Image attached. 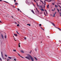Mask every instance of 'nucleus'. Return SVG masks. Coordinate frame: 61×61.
<instances>
[{
    "mask_svg": "<svg viewBox=\"0 0 61 61\" xmlns=\"http://www.w3.org/2000/svg\"><path fill=\"white\" fill-rule=\"evenodd\" d=\"M27 56H29V57H30V58H31L32 57V56H31V55H30L29 54H28L27 55Z\"/></svg>",
    "mask_w": 61,
    "mask_h": 61,
    "instance_id": "obj_3",
    "label": "nucleus"
},
{
    "mask_svg": "<svg viewBox=\"0 0 61 61\" xmlns=\"http://www.w3.org/2000/svg\"><path fill=\"white\" fill-rule=\"evenodd\" d=\"M36 9L37 10V11H38V12H39V11L38 10H37V8H36Z\"/></svg>",
    "mask_w": 61,
    "mask_h": 61,
    "instance_id": "obj_32",
    "label": "nucleus"
},
{
    "mask_svg": "<svg viewBox=\"0 0 61 61\" xmlns=\"http://www.w3.org/2000/svg\"><path fill=\"white\" fill-rule=\"evenodd\" d=\"M14 1L15 2L16 1V0H14Z\"/></svg>",
    "mask_w": 61,
    "mask_h": 61,
    "instance_id": "obj_36",
    "label": "nucleus"
},
{
    "mask_svg": "<svg viewBox=\"0 0 61 61\" xmlns=\"http://www.w3.org/2000/svg\"><path fill=\"white\" fill-rule=\"evenodd\" d=\"M24 39L25 40H26V37L24 38Z\"/></svg>",
    "mask_w": 61,
    "mask_h": 61,
    "instance_id": "obj_25",
    "label": "nucleus"
},
{
    "mask_svg": "<svg viewBox=\"0 0 61 61\" xmlns=\"http://www.w3.org/2000/svg\"><path fill=\"white\" fill-rule=\"evenodd\" d=\"M34 1H35V2H36V0H34Z\"/></svg>",
    "mask_w": 61,
    "mask_h": 61,
    "instance_id": "obj_43",
    "label": "nucleus"
},
{
    "mask_svg": "<svg viewBox=\"0 0 61 61\" xmlns=\"http://www.w3.org/2000/svg\"><path fill=\"white\" fill-rule=\"evenodd\" d=\"M15 24H17V23H16V22H15Z\"/></svg>",
    "mask_w": 61,
    "mask_h": 61,
    "instance_id": "obj_46",
    "label": "nucleus"
},
{
    "mask_svg": "<svg viewBox=\"0 0 61 61\" xmlns=\"http://www.w3.org/2000/svg\"><path fill=\"white\" fill-rule=\"evenodd\" d=\"M20 52L21 53H24V52L23 50L20 51Z\"/></svg>",
    "mask_w": 61,
    "mask_h": 61,
    "instance_id": "obj_6",
    "label": "nucleus"
},
{
    "mask_svg": "<svg viewBox=\"0 0 61 61\" xmlns=\"http://www.w3.org/2000/svg\"><path fill=\"white\" fill-rule=\"evenodd\" d=\"M46 0H45L44 1V4H45V5L44 6V8H45V6L46 5Z\"/></svg>",
    "mask_w": 61,
    "mask_h": 61,
    "instance_id": "obj_5",
    "label": "nucleus"
},
{
    "mask_svg": "<svg viewBox=\"0 0 61 61\" xmlns=\"http://www.w3.org/2000/svg\"><path fill=\"white\" fill-rule=\"evenodd\" d=\"M17 10H18V11H19V10H20L19 9V8H18L17 9Z\"/></svg>",
    "mask_w": 61,
    "mask_h": 61,
    "instance_id": "obj_23",
    "label": "nucleus"
},
{
    "mask_svg": "<svg viewBox=\"0 0 61 61\" xmlns=\"http://www.w3.org/2000/svg\"><path fill=\"white\" fill-rule=\"evenodd\" d=\"M41 8L43 9V7H42V6H41Z\"/></svg>",
    "mask_w": 61,
    "mask_h": 61,
    "instance_id": "obj_48",
    "label": "nucleus"
},
{
    "mask_svg": "<svg viewBox=\"0 0 61 61\" xmlns=\"http://www.w3.org/2000/svg\"><path fill=\"white\" fill-rule=\"evenodd\" d=\"M16 32L18 34H19V33H18V32H17V31H16Z\"/></svg>",
    "mask_w": 61,
    "mask_h": 61,
    "instance_id": "obj_30",
    "label": "nucleus"
},
{
    "mask_svg": "<svg viewBox=\"0 0 61 61\" xmlns=\"http://www.w3.org/2000/svg\"><path fill=\"white\" fill-rule=\"evenodd\" d=\"M39 25H40V26H42V25H41V24H39Z\"/></svg>",
    "mask_w": 61,
    "mask_h": 61,
    "instance_id": "obj_29",
    "label": "nucleus"
},
{
    "mask_svg": "<svg viewBox=\"0 0 61 61\" xmlns=\"http://www.w3.org/2000/svg\"><path fill=\"white\" fill-rule=\"evenodd\" d=\"M57 10L58 12H59V11H60V10H59L57 9Z\"/></svg>",
    "mask_w": 61,
    "mask_h": 61,
    "instance_id": "obj_22",
    "label": "nucleus"
},
{
    "mask_svg": "<svg viewBox=\"0 0 61 61\" xmlns=\"http://www.w3.org/2000/svg\"><path fill=\"white\" fill-rule=\"evenodd\" d=\"M58 6L60 7V8H61V6H60V5H58Z\"/></svg>",
    "mask_w": 61,
    "mask_h": 61,
    "instance_id": "obj_33",
    "label": "nucleus"
},
{
    "mask_svg": "<svg viewBox=\"0 0 61 61\" xmlns=\"http://www.w3.org/2000/svg\"><path fill=\"white\" fill-rule=\"evenodd\" d=\"M41 11H44V9H41Z\"/></svg>",
    "mask_w": 61,
    "mask_h": 61,
    "instance_id": "obj_19",
    "label": "nucleus"
},
{
    "mask_svg": "<svg viewBox=\"0 0 61 61\" xmlns=\"http://www.w3.org/2000/svg\"><path fill=\"white\" fill-rule=\"evenodd\" d=\"M40 1H41V2H42V3H43V1H42L41 0Z\"/></svg>",
    "mask_w": 61,
    "mask_h": 61,
    "instance_id": "obj_35",
    "label": "nucleus"
},
{
    "mask_svg": "<svg viewBox=\"0 0 61 61\" xmlns=\"http://www.w3.org/2000/svg\"><path fill=\"white\" fill-rule=\"evenodd\" d=\"M60 16H61V14L60 15Z\"/></svg>",
    "mask_w": 61,
    "mask_h": 61,
    "instance_id": "obj_58",
    "label": "nucleus"
},
{
    "mask_svg": "<svg viewBox=\"0 0 61 61\" xmlns=\"http://www.w3.org/2000/svg\"><path fill=\"white\" fill-rule=\"evenodd\" d=\"M0 22L2 23V22L0 20Z\"/></svg>",
    "mask_w": 61,
    "mask_h": 61,
    "instance_id": "obj_49",
    "label": "nucleus"
},
{
    "mask_svg": "<svg viewBox=\"0 0 61 61\" xmlns=\"http://www.w3.org/2000/svg\"><path fill=\"white\" fill-rule=\"evenodd\" d=\"M18 54L19 56H20V55L19 54V53H18Z\"/></svg>",
    "mask_w": 61,
    "mask_h": 61,
    "instance_id": "obj_38",
    "label": "nucleus"
},
{
    "mask_svg": "<svg viewBox=\"0 0 61 61\" xmlns=\"http://www.w3.org/2000/svg\"><path fill=\"white\" fill-rule=\"evenodd\" d=\"M35 50H36V51H37V50L36 49H35Z\"/></svg>",
    "mask_w": 61,
    "mask_h": 61,
    "instance_id": "obj_41",
    "label": "nucleus"
},
{
    "mask_svg": "<svg viewBox=\"0 0 61 61\" xmlns=\"http://www.w3.org/2000/svg\"><path fill=\"white\" fill-rule=\"evenodd\" d=\"M52 4V5H55V4H54V3H53Z\"/></svg>",
    "mask_w": 61,
    "mask_h": 61,
    "instance_id": "obj_34",
    "label": "nucleus"
},
{
    "mask_svg": "<svg viewBox=\"0 0 61 61\" xmlns=\"http://www.w3.org/2000/svg\"><path fill=\"white\" fill-rule=\"evenodd\" d=\"M7 60V61H8V60Z\"/></svg>",
    "mask_w": 61,
    "mask_h": 61,
    "instance_id": "obj_56",
    "label": "nucleus"
},
{
    "mask_svg": "<svg viewBox=\"0 0 61 61\" xmlns=\"http://www.w3.org/2000/svg\"><path fill=\"white\" fill-rule=\"evenodd\" d=\"M45 11L46 12L47 11H46V10H45Z\"/></svg>",
    "mask_w": 61,
    "mask_h": 61,
    "instance_id": "obj_47",
    "label": "nucleus"
},
{
    "mask_svg": "<svg viewBox=\"0 0 61 61\" xmlns=\"http://www.w3.org/2000/svg\"><path fill=\"white\" fill-rule=\"evenodd\" d=\"M55 7H58V6H57L56 5H55Z\"/></svg>",
    "mask_w": 61,
    "mask_h": 61,
    "instance_id": "obj_17",
    "label": "nucleus"
},
{
    "mask_svg": "<svg viewBox=\"0 0 61 61\" xmlns=\"http://www.w3.org/2000/svg\"><path fill=\"white\" fill-rule=\"evenodd\" d=\"M0 2H2V0H0Z\"/></svg>",
    "mask_w": 61,
    "mask_h": 61,
    "instance_id": "obj_42",
    "label": "nucleus"
},
{
    "mask_svg": "<svg viewBox=\"0 0 61 61\" xmlns=\"http://www.w3.org/2000/svg\"><path fill=\"white\" fill-rule=\"evenodd\" d=\"M30 59L32 61H34V58H33V57H32L31 58H30Z\"/></svg>",
    "mask_w": 61,
    "mask_h": 61,
    "instance_id": "obj_4",
    "label": "nucleus"
},
{
    "mask_svg": "<svg viewBox=\"0 0 61 61\" xmlns=\"http://www.w3.org/2000/svg\"><path fill=\"white\" fill-rule=\"evenodd\" d=\"M13 7L14 8H15V7L14 6H13Z\"/></svg>",
    "mask_w": 61,
    "mask_h": 61,
    "instance_id": "obj_39",
    "label": "nucleus"
},
{
    "mask_svg": "<svg viewBox=\"0 0 61 61\" xmlns=\"http://www.w3.org/2000/svg\"><path fill=\"white\" fill-rule=\"evenodd\" d=\"M31 11L32 13H33V14H35V13H34V11H33V10H31Z\"/></svg>",
    "mask_w": 61,
    "mask_h": 61,
    "instance_id": "obj_11",
    "label": "nucleus"
},
{
    "mask_svg": "<svg viewBox=\"0 0 61 61\" xmlns=\"http://www.w3.org/2000/svg\"><path fill=\"white\" fill-rule=\"evenodd\" d=\"M31 52H30V54H31Z\"/></svg>",
    "mask_w": 61,
    "mask_h": 61,
    "instance_id": "obj_53",
    "label": "nucleus"
},
{
    "mask_svg": "<svg viewBox=\"0 0 61 61\" xmlns=\"http://www.w3.org/2000/svg\"><path fill=\"white\" fill-rule=\"evenodd\" d=\"M14 36H17V34H14Z\"/></svg>",
    "mask_w": 61,
    "mask_h": 61,
    "instance_id": "obj_8",
    "label": "nucleus"
},
{
    "mask_svg": "<svg viewBox=\"0 0 61 61\" xmlns=\"http://www.w3.org/2000/svg\"><path fill=\"white\" fill-rule=\"evenodd\" d=\"M41 28L42 29H43V28H42V27H41Z\"/></svg>",
    "mask_w": 61,
    "mask_h": 61,
    "instance_id": "obj_37",
    "label": "nucleus"
},
{
    "mask_svg": "<svg viewBox=\"0 0 61 61\" xmlns=\"http://www.w3.org/2000/svg\"><path fill=\"white\" fill-rule=\"evenodd\" d=\"M58 29H60V28H58Z\"/></svg>",
    "mask_w": 61,
    "mask_h": 61,
    "instance_id": "obj_51",
    "label": "nucleus"
},
{
    "mask_svg": "<svg viewBox=\"0 0 61 61\" xmlns=\"http://www.w3.org/2000/svg\"><path fill=\"white\" fill-rule=\"evenodd\" d=\"M44 14L45 15H46V14L45 13H44Z\"/></svg>",
    "mask_w": 61,
    "mask_h": 61,
    "instance_id": "obj_44",
    "label": "nucleus"
},
{
    "mask_svg": "<svg viewBox=\"0 0 61 61\" xmlns=\"http://www.w3.org/2000/svg\"><path fill=\"white\" fill-rule=\"evenodd\" d=\"M37 5H38V3H37Z\"/></svg>",
    "mask_w": 61,
    "mask_h": 61,
    "instance_id": "obj_64",
    "label": "nucleus"
},
{
    "mask_svg": "<svg viewBox=\"0 0 61 61\" xmlns=\"http://www.w3.org/2000/svg\"><path fill=\"white\" fill-rule=\"evenodd\" d=\"M25 58L28 59V60H31V59H30V58H29V57L26 56L25 57Z\"/></svg>",
    "mask_w": 61,
    "mask_h": 61,
    "instance_id": "obj_1",
    "label": "nucleus"
},
{
    "mask_svg": "<svg viewBox=\"0 0 61 61\" xmlns=\"http://www.w3.org/2000/svg\"><path fill=\"white\" fill-rule=\"evenodd\" d=\"M46 13L47 14V11H46Z\"/></svg>",
    "mask_w": 61,
    "mask_h": 61,
    "instance_id": "obj_54",
    "label": "nucleus"
},
{
    "mask_svg": "<svg viewBox=\"0 0 61 61\" xmlns=\"http://www.w3.org/2000/svg\"><path fill=\"white\" fill-rule=\"evenodd\" d=\"M32 52V51H31L30 52Z\"/></svg>",
    "mask_w": 61,
    "mask_h": 61,
    "instance_id": "obj_62",
    "label": "nucleus"
},
{
    "mask_svg": "<svg viewBox=\"0 0 61 61\" xmlns=\"http://www.w3.org/2000/svg\"><path fill=\"white\" fill-rule=\"evenodd\" d=\"M52 11H54V10H52Z\"/></svg>",
    "mask_w": 61,
    "mask_h": 61,
    "instance_id": "obj_45",
    "label": "nucleus"
},
{
    "mask_svg": "<svg viewBox=\"0 0 61 61\" xmlns=\"http://www.w3.org/2000/svg\"><path fill=\"white\" fill-rule=\"evenodd\" d=\"M59 30H60V31H61V29H59Z\"/></svg>",
    "mask_w": 61,
    "mask_h": 61,
    "instance_id": "obj_40",
    "label": "nucleus"
},
{
    "mask_svg": "<svg viewBox=\"0 0 61 61\" xmlns=\"http://www.w3.org/2000/svg\"><path fill=\"white\" fill-rule=\"evenodd\" d=\"M5 38H6V36H5Z\"/></svg>",
    "mask_w": 61,
    "mask_h": 61,
    "instance_id": "obj_26",
    "label": "nucleus"
},
{
    "mask_svg": "<svg viewBox=\"0 0 61 61\" xmlns=\"http://www.w3.org/2000/svg\"><path fill=\"white\" fill-rule=\"evenodd\" d=\"M27 25H29V26H30V24H27Z\"/></svg>",
    "mask_w": 61,
    "mask_h": 61,
    "instance_id": "obj_13",
    "label": "nucleus"
},
{
    "mask_svg": "<svg viewBox=\"0 0 61 61\" xmlns=\"http://www.w3.org/2000/svg\"><path fill=\"white\" fill-rule=\"evenodd\" d=\"M1 56L3 59H4V56H3V53H2V52H1Z\"/></svg>",
    "mask_w": 61,
    "mask_h": 61,
    "instance_id": "obj_2",
    "label": "nucleus"
},
{
    "mask_svg": "<svg viewBox=\"0 0 61 61\" xmlns=\"http://www.w3.org/2000/svg\"><path fill=\"white\" fill-rule=\"evenodd\" d=\"M20 43L18 45L19 47H20Z\"/></svg>",
    "mask_w": 61,
    "mask_h": 61,
    "instance_id": "obj_9",
    "label": "nucleus"
},
{
    "mask_svg": "<svg viewBox=\"0 0 61 61\" xmlns=\"http://www.w3.org/2000/svg\"><path fill=\"white\" fill-rule=\"evenodd\" d=\"M8 58H9V59H12V58H11V57H8Z\"/></svg>",
    "mask_w": 61,
    "mask_h": 61,
    "instance_id": "obj_16",
    "label": "nucleus"
},
{
    "mask_svg": "<svg viewBox=\"0 0 61 61\" xmlns=\"http://www.w3.org/2000/svg\"><path fill=\"white\" fill-rule=\"evenodd\" d=\"M12 17H13V18H14V17L13 16H11Z\"/></svg>",
    "mask_w": 61,
    "mask_h": 61,
    "instance_id": "obj_50",
    "label": "nucleus"
},
{
    "mask_svg": "<svg viewBox=\"0 0 61 61\" xmlns=\"http://www.w3.org/2000/svg\"><path fill=\"white\" fill-rule=\"evenodd\" d=\"M34 58L37 61L38 60L37 59V58H36V57H34Z\"/></svg>",
    "mask_w": 61,
    "mask_h": 61,
    "instance_id": "obj_10",
    "label": "nucleus"
},
{
    "mask_svg": "<svg viewBox=\"0 0 61 61\" xmlns=\"http://www.w3.org/2000/svg\"><path fill=\"white\" fill-rule=\"evenodd\" d=\"M1 36L3 39H4V36H3V35L1 34Z\"/></svg>",
    "mask_w": 61,
    "mask_h": 61,
    "instance_id": "obj_7",
    "label": "nucleus"
},
{
    "mask_svg": "<svg viewBox=\"0 0 61 61\" xmlns=\"http://www.w3.org/2000/svg\"><path fill=\"white\" fill-rule=\"evenodd\" d=\"M14 39L15 41H16V40H15V38H14Z\"/></svg>",
    "mask_w": 61,
    "mask_h": 61,
    "instance_id": "obj_52",
    "label": "nucleus"
},
{
    "mask_svg": "<svg viewBox=\"0 0 61 61\" xmlns=\"http://www.w3.org/2000/svg\"><path fill=\"white\" fill-rule=\"evenodd\" d=\"M40 8L41 7V6H40Z\"/></svg>",
    "mask_w": 61,
    "mask_h": 61,
    "instance_id": "obj_61",
    "label": "nucleus"
},
{
    "mask_svg": "<svg viewBox=\"0 0 61 61\" xmlns=\"http://www.w3.org/2000/svg\"><path fill=\"white\" fill-rule=\"evenodd\" d=\"M0 61H2V58H0Z\"/></svg>",
    "mask_w": 61,
    "mask_h": 61,
    "instance_id": "obj_18",
    "label": "nucleus"
},
{
    "mask_svg": "<svg viewBox=\"0 0 61 61\" xmlns=\"http://www.w3.org/2000/svg\"><path fill=\"white\" fill-rule=\"evenodd\" d=\"M5 56L6 57H7V55H5Z\"/></svg>",
    "mask_w": 61,
    "mask_h": 61,
    "instance_id": "obj_27",
    "label": "nucleus"
},
{
    "mask_svg": "<svg viewBox=\"0 0 61 61\" xmlns=\"http://www.w3.org/2000/svg\"><path fill=\"white\" fill-rule=\"evenodd\" d=\"M42 30H44V29H42Z\"/></svg>",
    "mask_w": 61,
    "mask_h": 61,
    "instance_id": "obj_60",
    "label": "nucleus"
},
{
    "mask_svg": "<svg viewBox=\"0 0 61 61\" xmlns=\"http://www.w3.org/2000/svg\"><path fill=\"white\" fill-rule=\"evenodd\" d=\"M19 24H18V25H17V26H19Z\"/></svg>",
    "mask_w": 61,
    "mask_h": 61,
    "instance_id": "obj_21",
    "label": "nucleus"
},
{
    "mask_svg": "<svg viewBox=\"0 0 61 61\" xmlns=\"http://www.w3.org/2000/svg\"><path fill=\"white\" fill-rule=\"evenodd\" d=\"M47 7L48 8H49V5H48L47 6Z\"/></svg>",
    "mask_w": 61,
    "mask_h": 61,
    "instance_id": "obj_15",
    "label": "nucleus"
},
{
    "mask_svg": "<svg viewBox=\"0 0 61 61\" xmlns=\"http://www.w3.org/2000/svg\"><path fill=\"white\" fill-rule=\"evenodd\" d=\"M51 1H52V0H50L48 1V2H51Z\"/></svg>",
    "mask_w": 61,
    "mask_h": 61,
    "instance_id": "obj_24",
    "label": "nucleus"
},
{
    "mask_svg": "<svg viewBox=\"0 0 61 61\" xmlns=\"http://www.w3.org/2000/svg\"><path fill=\"white\" fill-rule=\"evenodd\" d=\"M14 61H16V59H14Z\"/></svg>",
    "mask_w": 61,
    "mask_h": 61,
    "instance_id": "obj_31",
    "label": "nucleus"
},
{
    "mask_svg": "<svg viewBox=\"0 0 61 61\" xmlns=\"http://www.w3.org/2000/svg\"><path fill=\"white\" fill-rule=\"evenodd\" d=\"M13 51H15V52L16 51V50H13Z\"/></svg>",
    "mask_w": 61,
    "mask_h": 61,
    "instance_id": "obj_28",
    "label": "nucleus"
},
{
    "mask_svg": "<svg viewBox=\"0 0 61 61\" xmlns=\"http://www.w3.org/2000/svg\"><path fill=\"white\" fill-rule=\"evenodd\" d=\"M33 4L34 5H34V4Z\"/></svg>",
    "mask_w": 61,
    "mask_h": 61,
    "instance_id": "obj_63",
    "label": "nucleus"
},
{
    "mask_svg": "<svg viewBox=\"0 0 61 61\" xmlns=\"http://www.w3.org/2000/svg\"><path fill=\"white\" fill-rule=\"evenodd\" d=\"M53 15H54L53 16V17H54V16L55 17V14H54Z\"/></svg>",
    "mask_w": 61,
    "mask_h": 61,
    "instance_id": "obj_20",
    "label": "nucleus"
},
{
    "mask_svg": "<svg viewBox=\"0 0 61 61\" xmlns=\"http://www.w3.org/2000/svg\"><path fill=\"white\" fill-rule=\"evenodd\" d=\"M17 4H18V3H16L15 4V5H17Z\"/></svg>",
    "mask_w": 61,
    "mask_h": 61,
    "instance_id": "obj_12",
    "label": "nucleus"
},
{
    "mask_svg": "<svg viewBox=\"0 0 61 61\" xmlns=\"http://www.w3.org/2000/svg\"><path fill=\"white\" fill-rule=\"evenodd\" d=\"M5 2H6V3H7V2H6L5 1Z\"/></svg>",
    "mask_w": 61,
    "mask_h": 61,
    "instance_id": "obj_57",
    "label": "nucleus"
},
{
    "mask_svg": "<svg viewBox=\"0 0 61 61\" xmlns=\"http://www.w3.org/2000/svg\"><path fill=\"white\" fill-rule=\"evenodd\" d=\"M22 57V58H24V57Z\"/></svg>",
    "mask_w": 61,
    "mask_h": 61,
    "instance_id": "obj_55",
    "label": "nucleus"
},
{
    "mask_svg": "<svg viewBox=\"0 0 61 61\" xmlns=\"http://www.w3.org/2000/svg\"><path fill=\"white\" fill-rule=\"evenodd\" d=\"M52 25H54V26H55V25L54 23H52Z\"/></svg>",
    "mask_w": 61,
    "mask_h": 61,
    "instance_id": "obj_14",
    "label": "nucleus"
},
{
    "mask_svg": "<svg viewBox=\"0 0 61 61\" xmlns=\"http://www.w3.org/2000/svg\"><path fill=\"white\" fill-rule=\"evenodd\" d=\"M60 11H61V9H60Z\"/></svg>",
    "mask_w": 61,
    "mask_h": 61,
    "instance_id": "obj_59",
    "label": "nucleus"
}]
</instances>
